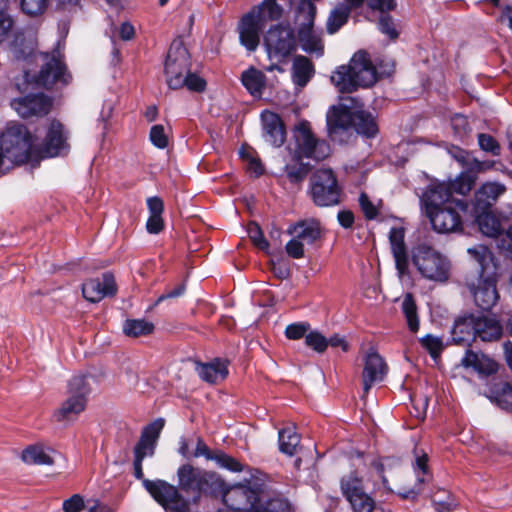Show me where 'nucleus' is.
Returning a JSON list of instances; mask_svg holds the SVG:
<instances>
[{
  "label": "nucleus",
  "instance_id": "1",
  "mask_svg": "<svg viewBox=\"0 0 512 512\" xmlns=\"http://www.w3.org/2000/svg\"><path fill=\"white\" fill-rule=\"evenodd\" d=\"M37 33L32 28L18 30L11 43V50L17 60L29 61L39 56L43 62L42 67L35 77V83L44 88H51L54 84L61 83L66 85L71 80V75L67 72V67L63 61V56L59 50L51 53H38Z\"/></svg>",
  "mask_w": 512,
  "mask_h": 512
},
{
  "label": "nucleus",
  "instance_id": "2",
  "mask_svg": "<svg viewBox=\"0 0 512 512\" xmlns=\"http://www.w3.org/2000/svg\"><path fill=\"white\" fill-rule=\"evenodd\" d=\"M503 327L495 315L470 313L458 317L453 324L451 335L456 344L470 345L479 339L494 342L501 338Z\"/></svg>",
  "mask_w": 512,
  "mask_h": 512
},
{
  "label": "nucleus",
  "instance_id": "3",
  "mask_svg": "<svg viewBox=\"0 0 512 512\" xmlns=\"http://www.w3.org/2000/svg\"><path fill=\"white\" fill-rule=\"evenodd\" d=\"M218 492L222 493L224 504L234 512H293L292 506L286 499H270L265 504H259L258 491L251 487L238 484Z\"/></svg>",
  "mask_w": 512,
  "mask_h": 512
},
{
  "label": "nucleus",
  "instance_id": "4",
  "mask_svg": "<svg viewBox=\"0 0 512 512\" xmlns=\"http://www.w3.org/2000/svg\"><path fill=\"white\" fill-rule=\"evenodd\" d=\"M331 82L341 93H351L358 87L376 82V70L365 51L356 52L348 65H342L331 76Z\"/></svg>",
  "mask_w": 512,
  "mask_h": 512
},
{
  "label": "nucleus",
  "instance_id": "5",
  "mask_svg": "<svg viewBox=\"0 0 512 512\" xmlns=\"http://www.w3.org/2000/svg\"><path fill=\"white\" fill-rule=\"evenodd\" d=\"M410 254L412 264L423 278L440 283L449 279L450 260L430 244L417 243Z\"/></svg>",
  "mask_w": 512,
  "mask_h": 512
},
{
  "label": "nucleus",
  "instance_id": "6",
  "mask_svg": "<svg viewBox=\"0 0 512 512\" xmlns=\"http://www.w3.org/2000/svg\"><path fill=\"white\" fill-rule=\"evenodd\" d=\"M178 487L191 496V501L196 504L203 494L214 495L222 490L223 481L215 473L184 464L178 468Z\"/></svg>",
  "mask_w": 512,
  "mask_h": 512
},
{
  "label": "nucleus",
  "instance_id": "7",
  "mask_svg": "<svg viewBox=\"0 0 512 512\" xmlns=\"http://www.w3.org/2000/svg\"><path fill=\"white\" fill-rule=\"evenodd\" d=\"M0 142L10 165H22L33 157L32 135L23 124H8L1 133Z\"/></svg>",
  "mask_w": 512,
  "mask_h": 512
},
{
  "label": "nucleus",
  "instance_id": "8",
  "mask_svg": "<svg viewBox=\"0 0 512 512\" xmlns=\"http://www.w3.org/2000/svg\"><path fill=\"white\" fill-rule=\"evenodd\" d=\"M293 139L295 142L293 159L295 160L311 159L319 162L326 159L331 153L329 143L318 138L312 132L310 123L306 120L295 126Z\"/></svg>",
  "mask_w": 512,
  "mask_h": 512
},
{
  "label": "nucleus",
  "instance_id": "9",
  "mask_svg": "<svg viewBox=\"0 0 512 512\" xmlns=\"http://www.w3.org/2000/svg\"><path fill=\"white\" fill-rule=\"evenodd\" d=\"M316 7L311 0H300L296 10V22L298 28V40L303 51L321 57L324 46L321 36L314 30V18Z\"/></svg>",
  "mask_w": 512,
  "mask_h": 512
},
{
  "label": "nucleus",
  "instance_id": "10",
  "mask_svg": "<svg viewBox=\"0 0 512 512\" xmlns=\"http://www.w3.org/2000/svg\"><path fill=\"white\" fill-rule=\"evenodd\" d=\"M191 70L190 54L181 40H174L167 53L164 64L166 83L170 89L183 87L182 79Z\"/></svg>",
  "mask_w": 512,
  "mask_h": 512
},
{
  "label": "nucleus",
  "instance_id": "11",
  "mask_svg": "<svg viewBox=\"0 0 512 512\" xmlns=\"http://www.w3.org/2000/svg\"><path fill=\"white\" fill-rule=\"evenodd\" d=\"M341 188L332 169H318L310 179V194L315 205L329 207L340 202Z\"/></svg>",
  "mask_w": 512,
  "mask_h": 512
},
{
  "label": "nucleus",
  "instance_id": "12",
  "mask_svg": "<svg viewBox=\"0 0 512 512\" xmlns=\"http://www.w3.org/2000/svg\"><path fill=\"white\" fill-rule=\"evenodd\" d=\"M468 204L462 199H452L439 209L427 213L433 229L438 233L448 234L463 230L462 214H465Z\"/></svg>",
  "mask_w": 512,
  "mask_h": 512
},
{
  "label": "nucleus",
  "instance_id": "13",
  "mask_svg": "<svg viewBox=\"0 0 512 512\" xmlns=\"http://www.w3.org/2000/svg\"><path fill=\"white\" fill-rule=\"evenodd\" d=\"M144 488L165 510L170 512H189L190 500L179 489L165 480H144Z\"/></svg>",
  "mask_w": 512,
  "mask_h": 512
},
{
  "label": "nucleus",
  "instance_id": "14",
  "mask_svg": "<svg viewBox=\"0 0 512 512\" xmlns=\"http://www.w3.org/2000/svg\"><path fill=\"white\" fill-rule=\"evenodd\" d=\"M264 46L270 60L284 61L297 48L295 33L289 26H272L264 36Z\"/></svg>",
  "mask_w": 512,
  "mask_h": 512
},
{
  "label": "nucleus",
  "instance_id": "15",
  "mask_svg": "<svg viewBox=\"0 0 512 512\" xmlns=\"http://www.w3.org/2000/svg\"><path fill=\"white\" fill-rule=\"evenodd\" d=\"M495 271L480 273L466 279V286L475 304L482 310H490L499 300Z\"/></svg>",
  "mask_w": 512,
  "mask_h": 512
},
{
  "label": "nucleus",
  "instance_id": "16",
  "mask_svg": "<svg viewBox=\"0 0 512 512\" xmlns=\"http://www.w3.org/2000/svg\"><path fill=\"white\" fill-rule=\"evenodd\" d=\"M326 125L329 138L344 143L354 127V111L344 105L332 106L326 114Z\"/></svg>",
  "mask_w": 512,
  "mask_h": 512
},
{
  "label": "nucleus",
  "instance_id": "17",
  "mask_svg": "<svg viewBox=\"0 0 512 512\" xmlns=\"http://www.w3.org/2000/svg\"><path fill=\"white\" fill-rule=\"evenodd\" d=\"M341 490L354 512H372L374 499L365 492L362 480L354 473L341 480Z\"/></svg>",
  "mask_w": 512,
  "mask_h": 512
},
{
  "label": "nucleus",
  "instance_id": "18",
  "mask_svg": "<svg viewBox=\"0 0 512 512\" xmlns=\"http://www.w3.org/2000/svg\"><path fill=\"white\" fill-rule=\"evenodd\" d=\"M11 107L22 118L40 117L49 113L52 102L43 93L28 94L11 101Z\"/></svg>",
  "mask_w": 512,
  "mask_h": 512
},
{
  "label": "nucleus",
  "instance_id": "19",
  "mask_svg": "<svg viewBox=\"0 0 512 512\" xmlns=\"http://www.w3.org/2000/svg\"><path fill=\"white\" fill-rule=\"evenodd\" d=\"M395 268L399 278L409 275V253L405 243V228L402 226L391 227L388 234Z\"/></svg>",
  "mask_w": 512,
  "mask_h": 512
},
{
  "label": "nucleus",
  "instance_id": "20",
  "mask_svg": "<svg viewBox=\"0 0 512 512\" xmlns=\"http://www.w3.org/2000/svg\"><path fill=\"white\" fill-rule=\"evenodd\" d=\"M387 372L388 367L384 359L374 349H370L364 357L362 372L364 394H367L373 385L382 382Z\"/></svg>",
  "mask_w": 512,
  "mask_h": 512
},
{
  "label": "nucleus",
  "instance_id": "21",
  "mask_svg": "<svg viewBox=\"0 0 512 512\" xmlns=\"http://www.w3.org/2000/svg\"><path fill=\"white\" fill-rule=\"evenodd\" d=\"M67 133L64 126L56 120L50 122L45 139L42 143L41 154L43 157H56L67 153Z\"/></svg>",
  "mask_w": 512,
  "mask_h": 512
},
{
  "label": "nucleus",
  "instance_id": "22",
  "mask_svg": "<svg viewBox=\"0 0 512 512\" xmlns=\"http://www.w3.org/2000/svg\"><path fill=\"white\" fill-rule=\"evenodd\" d=\"M116 283L114 276L109 273H103L101 277L87 280L82 285V294L90 302H99L103 298L113 296L116 293Z\"/></svg>",
  "mask_w": 512,
  "mask_h": 512
},
{
  "label": "nucleus",
  "instance_id": "23",
  "mask_svg": "<svg viewBox=\"0 0 512 512\" xmlns=\"http://www.w3.org/2000/svg\"><path fill=\"white\" fill-rule=\"evenodd\" d=\"M261 26L260 15L256 14V10L248 12L241 18L238 24L239 40L248 51H255L258 47Z\"/></svg>",
  "mask_w": 512,
  "mask_h": 512
},
{
  "label": "nucleus",
  "instance_id": "24",
  "mask_svg": "<svg viewBox=\"0 0 512 512\" xmlns=\"http://www.w3.org/2000/svg\"><path fill=\"white\" fill-rule=\"evenodd\" d=\"M452 199L451 187L445 182H431L420 196L426 214L445 206Z\"/></svg>",
  "mask_w": 512,
  "mask_h": 512
},
{
  "label": "nucleus",
  "instance_id": "25",
  "mask_svg": "<svg viewBox=\"0 0 512 512\" xmlns=\"http://www.w3.org/2000/svg\"><path fill=\"white\" fill-rule=\"evenodd\" d=\"M264 140L274 147H281L286 140L284 124L278 114L263 111L261 114Z\"/></svg>",
  "mask_w": 512,
  "mask_h": 512
},
{
  "label": "nucleus",
  "instance_id": "26",
  "mask_svg": "<svg viewBox=\"0 0 512 512\" xmlns=\"http://www.w3.org/2000/svg\"><path fill=\"white\" fill-rule=\"evenodd\" d=\"M287 233L304 244L312 245L321 237V226L315 219L300 220L291 224Z\"/></svg>",
  "mask_w": 512,
  "mask_h": 512
},
{
  "label": "nucleus",
  "instance_id": "27",
  "mask_svg": "<svg viewBox=\"0 0 512 512\" xmlns=\"http://www.w3.org/2000/svg\"><path fill=\"white\" fill-rule=\"evenodd\" d=\"M503 184L496 182H487L475 192L474 206L477 211L489 210L497 199L505 192Z\"/></svg>",
  "mask_w": 512,
  "mask_h": 512
},
{
  "label": "nucleus",
  "instance_id": "28",
  "mask_svg": "<svg viewBox=\"0 0 512 512\" xmlns=\"http://www.w3.org/2000/svg\"><path fill=\"white\" fill-rule=\"evenodd\" d=\"M461 364L465 368H471L480 375H492L497 372V363L484 355L483 353H477L472 350H466L465 355L461 359Z\"/></svg>",
  "mask_w": 512,
  "mask_h": 512
},
{
  "label": "nucleus",
  "instance_id": "29",
  "mask_svg": "<svg viewBox=\"0 0 512 512\" xmlns=\"http://www.w3.org/2000/svg\"><path fill=\"white\" fill-rule=\"evenodd\" d=\"M195 365L198 376L208 383H217L224 380L228 375L227 362L219 358L208 363L196 361Z\"/></svg>",
  "mask_w": 512,
  "mask_h": 512
},
{
  "label": "nucleus",
  "instance_id": "30",
  "mask_svg": "<svg viewBox=\"0 0 512 512\" xmlns=\"http://www.w3.org/2000/svg\"><path fill=\"white\" fill-rule=\"evenodd\" d=\"M428 457L426 454L416 456L413 470L416 475V483L413 488L399 493L403 499H415L422 491V484L429 481Z\"/></svg>",
  "mask_w": 512,
  "mask_h": 512
},
{
  "label": "nucleus",
  "instance_id": "31",
  "mask_svg": "<svg viewBox=\"0 0 512 512\" xmlns=\"http://www.w3.org/2000/svg\"><path fill=\"white\" fill-rule=\"evenodd\" d=\"M87 402L81 397L68 395L61 406L54 411L53 417L57 422L74 420L86 408Z\"/></svg>",
  "mask_w": 512,
  "mask_h": 512
},
{
  "label": "nucleus",
  "instance_id": "32",
  "mask_svg": "<svg viewBox=\"0 0 512 512\" xmlns=\"http://www.w3.org/2000/svg\"><path fill=\"white\" fill-rule=\"evenodd\" d=\"M314 75V66L305 56L298 55L293 60L292 80L300 88L305 87Z\"/></svg>",
  "mask_w": 512,
  "mask_h": 512
},
{
  "label": "nucleus",
  "instance_id": "33",
  "mask_svg": "<svg viewBox=\"0 0 512 512\" xmlns=\"http://www.w3.org/2000/svg\"><path fill=\"white\" fill-rule=\"evenodd\" d=\"M354 128L366 138H374L378 134V125L372 113L364 110L354 111Z\"/></svg>",
  "mask_w": 512,
  "mask_h": 512
},
{
  "label": "nucleus",
  "instance_id": "34",
  "mask_svg": "<svg viewBox=\"0 0 512 512\" xmlns=\"http://www.w3.org/2000/svg\"><path fill=\"white\" fill-rule=\"evenodd\" d=\"M49 452L53 450L40 444L30 445L23 450L21 458L30 465H53L54 460Z\"/></svg>",
  "mask_w": 512,
  "mask_h": 512
},
{
  "label": "nucleus",
  "instance_id": "35",
  "mask_svg": "<svg viewBox=\"0 0 512 512\" xmlns=\"http://www.w3.org/2000/svg\"><path fill=\"white\" fill-rule=\"evenodd\" d=\"M94 377L90 374L74 375L67 384V394L73 397H81L88 402V396L92 391L91 383Z\"/></svg>",
  "mask_w": 512,
  "mask_h": 512
},
{
  "label": "nucleus",
  "instance_id": "36",
  "mask_svg": "<svg viewBox=\"0 0 512 512\" xmlns=\"http://www.w3.org/2000/svg\"><path fill=\"white\" fill-rule=\"evenodd\" d=\"M279 450L288 456H294L300 445V435L295 426L282 428L278 432Z\"/></svg>",
  "mask_w": 512,
  "mask_h": 512
},
{
  "label": "nucleus",
  "instance_id": "37",
  "mask_svg": "<svg viewBox=\"0 0 512 512\" xmlns=\"http://www.w3.org/2000/svg\"><path fill=\"white\" fill-rule=\"evenodd\" d=\"M241 81L251 95L261 96L265 87L266 76L260 70L251 67L242 73Z\"/></svg>",
  "mask_w": 512,
  "mask_h": 512
},
{
  "label": "nucleus",
  "instance_id": "38",
  "mask_svg": "<svg viewBox=\"0 0 512 512\" xmlns=\"http://www.w3.org/2000/svg\"><path fill=\"white\" fill-rule=\"evenodd\" d=\"M467 251L478 264L477 274L495 271L492 253L486 246L476 245Z\"/></svg>",
  "mask_w": 512,
  "mask_h": 512
},
{
  "label": "nucleus",
  "instance_id": "39",
  "mask_svg": "<svg viewBox=\"0 0 512 512\" xmlns=\"http://www.w3.org/2000/svg\"><path fill=\"white\" fill-rule=\"evenodd\" d=\"M479 212L476 222L481 233L488 237H497L502 231L499 220L489 210Z\"/></svg>",
  "mask_w": 512,
  "mask_h": 512
},
{
  "label": "nucleus",
  "instance_id": "40",
  "mask_svg": "<svg viewBox=\"0 0 512 512\" xmlns=\"http://www.w3.org/2000/svg\"><path fill=\"white\" fill-rule=\"evenodd\" d=\"M449 154L465 170L482 171L484 169V163L476 159L466 150L453 146L449 149Z\"/></svg>",
  "mask_w": 512,
  "mask_h": 512
},
{
  "label": "nucleus",
  "instance_id": "41",
  "mask_svg": "<svg viewBox=\"0 0 512 512\" xmlns=\"http://www.w3.org/2000/svg\"><path fill=\"white\" fill-rule=\"evenodd\" d=\"M352 8L344 3L338 4L330 13L327 19V31L329 34L336 33L348 20Z\"/></svg>",
  "mask_w": 512,
  "mask_h": 512
},
{
  "label": "nucleus",
  "instance_id": "42",
  "mask_svg": "<svg viewBox=\"0 0 512 512\" xmlns=\"http://www.w3.org/2000/svg\"><path fill=\"white\" fill-rule=\"evenodd\" d=\"M480 171L465 170L455 178L451 183H448L451 187V191L460 195H467L473 188L477 173Z\"/></svg>",
  "mask_w": 512,
  "mask_h": 512
},
{
  "label": "nucleus",
  "instance_id": "43",
  "mask_svg": "<svg viewBox=\"0 0 512 512\" xmlns=\"http://www.w3.org/2000/svg\"><path fill=\"white\" fill-rule=\"evenodd\" d=\"M153 330V323L145 319H127L123 324V332L129 337L146 336Z\"/></svg>",
  "mask_w": 512,
  "mask_h": 512
},
{
  "label": "nucleus",
  "instance_id": "44",
  "mask_svg": "<svg viewBox=\"0 0 512 512\" xmlns=\"http://www.w3.org/2000/svg\"><path fill=\"white\" fill-rule=\"evenodd\" d=\"M310 170L311 166L308 163L295 159L294 162L288 163L284 167L288 180L294 184L302 182L307 177Z\"/></svg>",
  "mask_w": 512,
  "mask_h": 512
},
{
  "label": "nucleus",
  "instance_id": "45",
  "mask_svg": "<svg viewBox=\"0 0 512 512\" xmlns=\"http://www.w3.org/2000/svg\"><path fill=\"white\" fill-rule=\"evenodd\" d=\"M402 311L406 317L410 331L413 333L417 332L419 329V319L417 316V307L412 294L407 293L403 298Z\"/></svg>",
  "mask_w": 512,
  "mask_h": 512
},
{
  "label": "nucleus",
  "instance_id": "46",
  "mask_svg": "<svg viewBox=\"0 0 512 512\" xmlns=\"http://www.w3.org/2000/svg\"><path fill=\"white\" fill-rule=\"evenodd\" d=\"M256 14L260 15L261 22L265 19L277 20L282 17L283 9L276 0H263L256 8Z\"/></svg>",
  "mask_w": 512,
  "mask_h": 512
},
{
  "label": "nucleus",
  "instance_id": "47",
  "mask_svg": "<svg viewBox=\"0 0 512 512\" xmlns=\"http://www.w3.org/2000/svg\"><path fill=\"white\" fill-rule=\"evenodd\" d=\"M163 427L164 420L162 418L156 419L155 421L144 427L140 436V440L156 447L157 440L160 436Z\"/></svg>",
  "mask_w": 512,
  "mask_h": 512
},
{
  "label": "nucleus",
  "instance_id": "48",
  "mask_svg": "<svg viewBox=\"0 0 512 512\" xmlns=\"http://www.w3.org/2000/svg\"><path fill=\"white\" fill-rule=\"evenodd\" d=\"M21 11L30 17L42 15L49 4V0H17Z\"/></svg>",
  "mask_w": 512,
  "mask_h": 512
},
{
  "label": "nucleus",
  "instance_id": "49",
  "mask_svg": "<svg viewBox=\"0 0 512 512\" xmlns=\"http://www.w3.org/2000/svg\"><path fill=\"white\" fill-rule=\"evenodd\" d=\"M213 461H215L219 467L231 472H241L243 470V465L237 459L222 451H215Z\"/></svg>",
  "mask_w": 512,
  "mask_h": 512
},
{
  "label": "nucleus",
  "instance_id": "50",
  "mask_svg": "<svg viewBox=\"0 0 512 512\" xmlns=\"http://www.w3.org/2000/svg\"><path fill=\"white\" fill-rule=\"evenodd\" d=\"M495 400L499 407L512 413V381L502 385L495 396Z\"/></svg>",
  "mask_w": 512,
  "mask_h": 512
},
{
  "label": "nucleus",
  "instance_id": "51",
  "mask_svg": "<svg viewBox=\"0 0 512 512\" xmlns=\"http://www.w3.org/2000/svg\"><path fill=\"white\" fill-rule=\"evenodd\" d=\"M305 344L317 353H323L327 348V338L318 331H310L305 335Z\"/></svg>",
  "mask_w": 512,
  "mask_h": 512
},
{
  "label": "nucleus",
  "instance_id": "52",
  "mask_svg": "<svg viewBox=\"0 0 512 512\" xmlns=\"http://www.w3.org/2000/svg\"><path fill=\"white\" fill-rule=\"evenodd\" d=\"M378 27L383 34H385L392 40L398 38L399 36L396 24L389 14H382L380 16Z\"/></svg>",
  "mask_w": 512,
  "mask_h": 512
},
{
  "label": "nucleus",
  "instance_id": "53",
  "mask_svg": "<svg viewBox=\"0 0 512 512\" xmlns=\"http://www.w3.org/2000/svg\"><path fill=\"white\" fill-rule=\"evenodd\" d=\"M149 138L152 144L159 149H164L168 146V136L165 133L164 126L161 124L151 127Z\"/></svg>",
  "mask_w": 512,
  "mask_h": 512
},
{
  "label": "nucleus",
  "instance_id": "54",
  "mask_svg": "<svg viewBox=\"0 0 512 512\" xmlns=\"http://www.w3.org/2000/svg\"><path fill=\"white\" fill-rule=\"evenodd\" d=\"M420 343L425 348L431 357L436 358L442 351V341L440 338L435 337L431 334H427L420 339Z\"/></svg>",
  "mask_w": 512,
  "mask_h": 512
},
{
  "label": "nucleus",
  "instance_id": "55",
  "mask_svg": "<svg viewBox=\"0 0 512 512\" xmlns=\"http://www.w3.org/2000/svg\"><path fill=\"white\" fill-rule=\"evenodd\" d=\"M182 79L184 80L183 87L190 91L202 92L206 88V81L199 75L192 73L191 70Z\"/></svg>",
  "mask_w": 512,
  "mask_h": 512
},
{
  "label": "nucleus",
  "instance_id": "56",
  "mask_svg": "<svg viewBox=\"0 0 512 512\" xmlns=\"http://www.w3.org/2000/svg\"><path fill=\"white\" fill-rule=\"evenodd\" d=\"M478 144L483 151L490 152L494 156L500 154V145L496 139L489 134L480 133L478 135Z\"/></svg>",
  "mask_w": 512,
  "mask_h": 512
},
{
  "label": "nucleus",
  "instance_id": "57",
  "mask_svg": "<svg viewBox=\"0 0 512 512\" xmlns=\"http://www.w3.org/2000/svg\"><path fill=\"white\" fill-rule=\"evenodd\" d=\"M310 329L307 322H298L289 324L285 329V336L291 340H298L305 337Z\"/></svg>",
  "mask_w": 512,
  "mask_h": 512
},
{
  "label": "nucleus",
  "instance_id": "58",
  "mask_svg": "<svg viewBox=\"0 0 512 512\" xmlns=\"http://www.w3.org/2000/svg\"><path fill=\"white\" fill-rule=\"evenodd\" d=\"M359 205L366 219L373 220L378 216L377 206L370 200L369 196L364 192H362L359 196Z\"/></svg>",
  "mask_w": 512,
  "mask_h": 512
},
{
  "label": "nucleus",
  "instance_id": "59",
  "mask_svg": "<svg viewBox=\"0 0 512 512\" xmlns=\"http://www.w3.org/2000/svg\"><path fill=\"white\" fill-rule=\"evenodd\" d=\"M155 446L148 444L146 442H143L139 439L137 444L134 447L133 454H134V460L137 462H143V460L146 457H152L155 453Z\"/></svg>",
  "mask_w": 512,
  "mask_h": 512
},
{
  "label": "nucleus",
  "instance_id": "60",
  "mask_svg": "<svg viewBox=\"0 0 512 512\" xmlns=\"http://www.w3.org/2000/svg\"><path fill=\"white\" fill-rule=\"evenodd\" d=\"M14 26V19L8 12L0 13V45L5 42Z\"/></svg>",
  "mask_w": 512,
  "mask_h": 512
},
{
  "label": "nucleus",
  "instance_id": "61",
  "mask_svg": "<svg viewBox=\"0 0 512 512\" xmlns=\"http://www.w3.org/2000/svg\"><path fill=\"white\" fill-rule=\"evenodd\" d=\"M85 508L84 498L80 494H74L63 501L62 509L64 512H80Z\"/></svg>",
  "mask_w": 512,
  "mask_h": 512
},
{
  "label": "nucleus",
  "instance_id": "62",
  "mask_svg": "<svg viewBox=\"0 0 512 512\" xmlns=\"http://www.w3.org/2000/svg\"><path fill=\"white\" fill-rule=\"evenodd\" d=\"M248 234L253 243L260 249L264 250L269 247V243L264 238L262 230L257 224L253 223L249 226Z\"/></svg>",
  "mask_w": 512,
  "mask_h": 512
},
{
  "label": "nucleus",
  "instance_id": "63",
  "mask_svg": "<svg viewBox=\"0 0 512 512\" xmlns=\"http://www.w3.org/2000/svg\"><path fill=\"white\" fill-rule=\"evenodd\" d=\"M304 245L305 244L296 239V237H292V239L287 242L285 251L293 259H300L304 257Z\"/></svg>",
  "mask_w": 512,
  "mask_h": 512
},
{
  "label": "nucleus",
  "instance_id": "64",
  "mask_svg": "<svg viewBox=\"0 0 512 512\" xmlns=\"http://www.w3.org/2000/svg\"><path fill=\"white\" fill-rule=\"evenodd\" d=\"M436 512H451L456 507V502L451 495H446L445 499L435 496L432 500Z\"/></svg>",
  "mask_w": 512,
  "mask_h": 512
}]
</instances>
